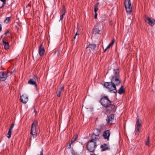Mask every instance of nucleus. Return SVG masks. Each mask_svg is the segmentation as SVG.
Instances as JSON below:
<instances>
[{"instance_id":"f257e3e1","label":"nucleus","mask_w":155,"mask_h":155,"mask_svg":"<svg viewBox=\"0 0 155 155\" xmlns=\"http://www.w3.org/2000/svg\"><path fill=\"white\" fill-rule=\"evenodd\" d=\"M100 102L102 106L106 108V112L107 113H110L115 110V105L112 104L111 101L107 96H101Z\"/></svg>"},{"instance_id":"f03ea898","label":"nucleus","mask_w":155,"mask_h":155,"mask_svg":"<svg viewBox=\"0 0 155 155\" xmlns=\"http://www.w3.org/2000/svg\"><path fill=\"white\" fill-rule=\"evenodd\" d=\"M113 74L111 76L110 78L111 81L113 84L116 86H119L120 83V71L119 69L117 68L116 69H113Z\"/></svg>"},{"instance_id":"7ed1b4c3","label":"nucleus","mask_w":155,"mask_h":155,"mask_svg":"<svg viewBox=\"0 0 155 155\" xmlns=\"http://www.w3.org/2000/svg\"><path fill=\"white\" fill-rule=\"evenodd\" d=\"M104 86L110 92L116 93L117 91L116 86L111 81L105 82Z\"/></svg>"},{"instance_id":"20e7f679","label":"nucleus","mask_w":155,"mask_h":155,"mask_svg":"<svg viewBox=\"0 0 155 155\" xmlns=\"http://www.w3.org/2000/svg\"><path fill=\"white\" fill-rule=\"evenodd\" d=\"M97 147L96 142L92 141V140H90L86 145L87 149L91 152H94Z\"/></svg>"},{"instance_id":"39448f33","label":"nucleus","mask_w":155,"mask_h":155,"mask_svg":"<svg viewBox=\"0 0 155 155\" xmlns=\"http://www.w3.org/2000/svg\"><path fill=\"white\" fill-rule=\"evenodd\" d=\"M38 124V121L37 120H35L32 124L30 134L32 135L33 137L35 138L37 135V130L36 127Z\"/></svg>"},{"instance_id":"423d86ee","label":"nucleus","mask_w":155,"mask_h":155,"mask_svg":"<svg viewBox=\"0 0 155 155\" xmlns=\"http://www.w3.org/2000/svg\"><path fill=\"white\" fill-rule=\"evenodd\" d=\"M124 4L127 12L128 13H130L132 12V8L130 0H125Z\"/></svg>"},{"instance_id":"0eeeda50","label":"nucleus","mask_w":155,"mask_h":155,"mask_svg":"<svg viewBox=\"0 0 155 155\" xmlns=\"http://www.w3.org/2000/svg\"><path fill=\"white\" fill-rule=\"evenodd\" d=\"M38 77L36 75H34L28 81V83L31 85H34L35 87L37 88L38 86L36 83V81L38 80Z\"/></svg>"},{"instance_id":"6e6552de","label":"nucleus","mask_w":155,"mask_h":155,"mask_svg":"<svg viewBox=\"0 0 155 155\" xmlns=\"http://www.w3.org/2000/svg\"><path fill=\"white\" fill-rule=\"evenodd\" d=\"M144 20L146 22L148 23L151 26L154 25L155 21L154 19L147 17L145 15L144 18Z\"/></svg>"},{"instance_id":"1a4fd4ad","label":"nucleus","mask_w":155,"mask_h":155,"mask_svg":"<svg viewBox=\"0 0 155 155\" xmlns=\"http://www.w3.org/2000/svg\"><path fill=\"white\" fill-rule=\"evenodd\" d=\"M98 133L97 134H95L94 133L92 135V138L91 140H92V141L93 142H96L97 143V140H98L100 139V130L98 129L97 130Z\"/></svg>"},{"instance_id":"9d476101","label":"nucleus","mask_w":155,"mask_h":155,"mask_svg":"<svg viewBox=\"0 0 155 155\" xmlns=\"http://www.w3.org/2000/svg\"><path fill=\"white\" fill-rule=\"evenodd\" d=\"M7 73L5 71H2L0 72V81H4L7 78L8 75Z\"/></svg>"},{"instance_id":"9b49d317","label":"nucleus","mask_w":155,"mask_h":155,"mask_svg":"<svg viewBox=\"0 0 155 155\" xmlns=\"http://www.w3.org/2000/svg\"><path fill=\"white\" fill-rule=\"evenodd\" d=\"M110 134V132L109 130H106L104 132L102 136L104 139L108 141L109 140Z\"/></svg>"},{"instance_id":"f8f14e48","label":"nucleus","mask_w":155,"mask_h":155,"mask_svg":"<svg viewBox=\"0 0 155 155\" xmlns=\"http://www.w3.org/2000/svg\"><path fill=\"white\" fill-rule=\"evenodd\" d=\"M100 148L101 149V151H103L106 150H110V148L109 145L105 143L101 145L100 146Z\"/></svg>"},{"instance_id":"ddd939ff","label":"nucleus","mask_w":155,"mask_h":155,"mask_svg":"<svg viewBox=\"0 0 155 155\" xmlns=\"http://www.w3.org/2000/svg\"><path fill=\"white\" fill-rule=\"evenodd\" d=\"M64 91V86H62L58 88L56 94L58 97H60L61 94Z\"/></svg>"},{"instance_id":"4468645a","label":"nucleus","mask_w":155,"mask_h":155,"mask_svg":"<svg viewBox=\"0 0 155 155\" xmlns=\"http://www.w3.org/2000/svg\"><path fill=\"white\" fill-rule=\"evenodd\" d=\"M45 52V50L44 49V46L42 44L40 45L39 49V53L40 55L41 56H43L44 55Z\"/></svg>"},{"instance_id":"2eb2a0df","label":"nucleus","mask_w":155,"mask_h":155,"mask_svg":"<svg viewBox=\"0 0 155 155\" xmlns=\"http://www.w3.org/2000/svg\"><path fill=\"white\" fill-rule=\"evenodd\" d=\"M21 101L24 104H26L28 101V97L25 95H22L21 97Z\"/></svg>"},{"instance_id":"dca6fc26","label":"nucleus","mask_w":155,"mask_h":155,"mask_svg":"<svg viewBox=\"0 0 155 155\" xmlns=\"http://www.w3.org/2000/svg\"><path fill=\"white\" fill-rule=\"evenodd\" d=\"M108 121L107 123L109 124H112V121H113L114 118V115L113 114L110 115L108 117Z\"/></svg>"},{"instance_id":"f3484780","label":"nucleus","mask_w":155,"mask_h":155,"mask_svg":"<svg viewBox=\"0 0 155 155\" xmlns=\"http://www.w3.org/2000/svg\"><path fill=\"white\" fill-rule=\"evenodd\" d=\"M2 44L4 45V48L7 50L9 48V45L8 42L5 41L4 39L2 40Z\"/></svg>"},{"instance_id":"a211bd4d","label":"nucleus","mask_w":155,"mask_h":155,"mask_svg":"<svg viewBox=\"0 0 155 155\" xmlns=\"http://www.w3.org/2000/svg\"><path fill=\"white\" fill-rule=\"evenodd\" d=\"M96 47V45L94 44H90L89 45L88 47L86 48H89L91 49V50H92L93 51H94L95 50Z\"/></svg>"},{"instance_id":"6ab92c4d","label":"nucleus","mask_w":155,"mask_h":155,"mask_svg":"<svg viewBox=\"0 0 155 155\" xmlns=\"http://www.w3.org/2000/svg\"><path fill=\"white\" fill-rule=\"evenodd\" d=\"M125 91L123 86H121L118 90V93L120 94H122L125 93Z\"/></svg>"},{"instance_id":"aec40b11","label":"nucleus","mask_w":155,"mask_h":155,"mask_svg":"<svg viewBox=\"0 0 155 155\" xmlns=\"http://www.w3.org/2000/svg\"><path fill=\"white\" fill-rule=\"evenodd\" d=\"M66 12V8L65 7V5H62V8L61 10L60 11V12L62 14H63V15H65V13Z\"/></svg>"},{"instance_id":"412c9836","label":"nucleus","mask_w":155,"mask_h":155,"mask_svg":"<svg viewBox=\"0 0 155 155\" xmlns=\"http://www.w3.org/2000/svg\"><path fill=\"white\" fill-rule=\"evenodd\" d=\"M100 30L99 28H95L93 29V32L95 35L99 34Z\"/></svg>"},{"instance_id":"4be33fe9","label":"nucleus","mask_w":155,"mask_h":155,"mask_svg":"<svg viewBox=\"0 0 155 155\" xmlns=\"http://www.w3.org/2000/svg\"><path fill=\"white\" fill-rule=\"evenodd\" d=\"M141 120L139 118L137 117V121H136V124L137 125V127H140L141 126Z\"/></svg>"},{"instance_id":"5701e85b","label":"nucleus","mask_w":155,"mask_h":155,"mask_svg":"<svg viewBox=\"0 0 155 155\" xmlns=\"http://www.w3.org/2000/svg\"><path fill=\"white\" fill-rule=\"evenodd\" d=\"M99 4V2H98L96 3L94 6V11L95 13L97 12V11L98 10V5Z\"/></svg>"},{"instance_id":"b1692460","label":"nucleus","mask_w":155,"mask_h":155,"mask_svg":"<svg viewBox=\"0 0 155 155\" xmlns=\"http://www.w3.org/2000/svg\"><path fill=\"white\" fill-rule=\"evenodd\" d=\"M114 41L115 40L114 38H113V39L112 40L111 42L110 43L107 47V48H110V47L113 45V44L114 42Z\"/></svg>"},{"instance_id":"393cba45","label":"nucleus","mask_w":155,"mask_h":155,"mask_svg":"<svg viewBox=\"0 0 155 155\" xmlns=\"http://www.w3.org/2000/svg\"><path fill=\"white\" fill-rule=\"evenodd\" d=\"M12 130H9L8 133L7 134V137L8 138H9L11 137Z\"/></svg>"},{"instance_id":"a878e982","label":"nucleus","mask_w":155,"mask_h":155,"mask_svg":"<svg viewBox=\"0 0 155 155\" xmlns=\"http://www.w3.org/2000/svg\"><path fill=\"white\" fill-rule=\"evenodd\" d=\"M11 17H7L4 20V22L5 23H8L11 20Z\"/></svg>"},{"instance_id":"bb28decb","label":"nucleus","mask_w":155,"mask_h":155,"mask_svg":"<svg viewBox=\"0 0 155 155\" xmlns=\"http://www.w3.org/2000/svg\"><path fill=\"white\" fill-rule=\"evenodd\" d=\"M103 21H100L99 22L96 23L95 25V28H99V27L100 26V23H102Z\"/></svg>"},{"instance_id":"cd10ccee","label":"nucleus","mask_w":155,"mask_h":155,"mask_svg":"<svg viewBox=\"0 0 155 155\" xmlns=\"http://www.w3.org/2000/svg\"><path fill=\"white\" fill-rule=\"evenodd\" d=\"M149 143H150L149 137H148L147 138V140L146 141V142H145L146 145L147 146H149Z\"/></svg>"},{"instance_id":"c85d7f7f","label":"nucleus","mask_w":155,"mask_h":155,"mask_svg":"<svg viewBox=\"0 0 155 155\" xmlns=\"http://www.w3.org/2000/svg\"><path fill=\"white\" fill-rule=\"evenodd\" d=\"M75 141V140H74V139L73 138H72L71 140V143L69 145V148L71 147V144H72V143H73Z\"/></svg>"},{"instance_id":"c756f323","label":"nucleus","mask_w":155,"mask_h":155,"mask_svg":"<svg viewBox=\"0 0 155 155\" xmlns=\"http://www.w3.org/2000/svg\"><path fill=\"white\" fill-rule=\"evenodd\" d=\"M140 127H137V128H136V130H135V131H136V132H138L140 130Z\"/></svg>"},{"instance_id":"7c9ffc66","label":"nucleus","mask_w":155,"mask_h":155,"mask_svg":"<svg viewBox=\"0 0 155 155\" xmlns=\"http://www.w3.org/2000/svg\"><path fill=\"white\" fill-rule=\"evenodd\" d=\"M78 137V135L77 134L76 135H74L73 137H72L74 139V140L75 141L77 139Z\"/></svg>"},{"instance_id":"2f4dec72","label":"nucleus","mask_w":155,"mask_h":155,"mask_svg":"<svg viewBox=\"0 0 155 155\" xmlns=\"http://www.w3.org/2000/svg\"><path fill=\"white\" fill-rule=\"evenodd\" d=\"M14 126V123H12L11 124V126L10 127V128L9 129V130H12V129L13 128Z\"/></svg>"},{"instance_id":"473e14b6","label":"nucleus","mask_w":155,"mask_h":155,"mask_svg":"<svg viewBox=\"0 0 155 155\" xmlns=\"http://www.w3.org/2000/svg\"><path fill=\"white\" fill-rule=\"evenodd\" d=\"M3 3L2 4V6L0 7V8H2L6 4V2H3Z\"/></svg>"},{"instance_id":"72a5a7b5","label":"nucleus","mask_w":155,"mask_h":155,"mask_svg":"<svg viewBox=\"0 0 155 155\" xmlns=\"http://www.w3.org/2000/svg\"><path fill=\"white\" fill-rule=\"evenodd\" d=\"M97 12L95 13V15H94V18L95 19H96L97 18Z\"/></svg>"},{"instance_id":"f704fd0d","label":"nucleus","mask_w":155,"mask_h":155,"mask_svg":"<svg viewBox=\"0 0 155 155\" xmlns=\"http://www.w3.org/2000/svg\"><path fill=\"white\" fill-rule=\"evenodd\" d=\"M64 15H63V14H62L61 15V16H60V20H62V19L63 18V16Z\"/></svg>"},{"instance_id":"c9c22d12","label":"nucleus","mask_w":155,"mask_h":155,"mask_svg":"<svg viewBox=\"0 0 155 155\" xmlns=\"http://www.w3.org/2000/svg\"><path fill=\"white\" fill-rule=\"evenodd\" d=\"M38 155H43V150L42 149L41 150L40 152V154Z\"/></svg>"},{"instance_id":"e433bc0d","label":"nucleus","mask_w":155,"mask_h":155,"mask_svg":"<svg viewBox=\"0 0 155 155\" xmlns=\"http://www.w3.org/2000/svg\"><path fill=\"white\" fill-rule=\"evenodd\" d=\"M9 33V31H7L4 34L5 35H7Z\"/></svg>"},{"instance_id":"4c0bfd02","label":"nucleus","mask_w":155,"mask_h":155,"mask_svg":"<svg viewBox=\"0 0 155 155\" xmlns=\"http://www.w3.org/2000/svg\"><path fill=\"white\" fill-rule=\"evenodd\" d=\"M79 35V34H78L77 32L76 33V34H75V36H74V39H75L76 38V36H77V35Z\"/></svg>"},{"instance_id":"58836bf2","label":"nucleus","mask_w":155,"mask_h":155,"mask_svg":"<svg viewBox=\"0 0 155 155\" xmlns=\"http://www.w3.org/2000/svg\"><path fill=\"white\" fill-rule=\"evenodd\" d=\"M15 71V69H14L13 70V71H11V72H10V73L11 74H12V73L13 72H14V71Z\"/></svg>"},{"instance_id":"ea45409f","label":"nucleus","mask_w":155,"mask_h":155,"mask_svg":"<svg viewBox=\"0 0 155 155\" xmlns=\"http://www.w3.org/2000/svg\"><path fill=\"white\" fill-rule=\"evenodd\" d=\"M1 2H5L6 0H0Z\"/></svg>"},{"instance_id":"a19ab883","label":"nucleus","mask_w":155,"mask_h":155,"mask_svg":"<svg viewBox=\"0 0 155 155\" xmlns=\"http://www.w3.org/2000/svg\"><path fill=\"white\" fill-rule=\"evenodd\" d=\"M2 29V28L1 26V24H0V32L1 31Z\"/></svg>"},{"instance_id":"79ce46f5","label":"nucleus","mask_w":155,"mask_h":155,"mask_svg":"<svg viewBox=\"0 0 155 155\" xmlns=\"http://www.w3.org/2000/svg\"><path fill=\"white\" fill-rule=\"evenodd\" d=\"M108 49V48H106V49H105L104 50V52H105V51H106L107 50V49Z\"/></svg>"},{"instance_id":"37998d69","label":"nucleus","mask_w":155,"mask_h":155,"mask_svg":"<svg viewBox=\"0 0 155 155\" xmlns=\"http://www.w3.org/2000/svg\"><path fill=\"white\" fill-rule=\"evenodd\" d=\"M110 25H112V22L111 21H110Z\"/></svg>"},{"instance_id":"c03bdc74","label":"nucleus","mask_w":155,"mask_h":155,"mask_svg":"<svg viewBox=\"0 0 155 155\" xmlns=\"http://www.w3.org/2000/svg\"><path fill=\"white\" fill-rule=\"evenodd\" d=\"M34 111L36 113V112H37L36 110H34Z\"/></svg>"},{"instance_id":"a18cd8bd","label":"nucleus","mask_w":155,"mask_h":155,"mask_svg":"<svg viewBox=\"0 0 155 155\" xmlns=\"http://www.w3.org/2000/svg\"><path fill=\"white\" fill-rule=\"evenodd\" d=\"M90 155H96L95 154H91Z\"/></svg>"}]
</instances>
